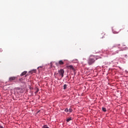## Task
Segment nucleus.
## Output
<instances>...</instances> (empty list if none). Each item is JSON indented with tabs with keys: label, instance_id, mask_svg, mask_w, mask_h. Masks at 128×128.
Segmentation results:
<instances>
[{
	"label": "nucleus",
	"instance_id": "nucleus-19",
	"mask_svg": "<svg viewBox=\"0 0 128 128\" xmlns=\"http://www.w3.org/2000/svg\"><path fill=\"white\" fill-rule=\"evenodd\" d=\"M2 52V49L0 48V52Z\"/></svg>",
	"mask_w": 128,
	"mask_h": 128
},
{
	"label": "nucleus",
	"instance_id": "nucleus-6",
	"mask_svg": "<svg viewBox=\"0 0 128 128\" xmlns=\"http://www.w3.org/2000/svg\"><path fill=\"white\" fill-rule=\"evenodd\" d=\"M28 74V72L26 71H24L21 74H20V76H26Z\"/></svg>",
	"mask_w": 128,
	"mask_h": 128
},
{
	"label": "nucleus",
	"instance_id": "nucleus-10",
	"mask_svg": "<svg viewBox=\"0 0 128 128\" xmlns=\"http://www.w3.org/2000/svg\"><path fill=\"white\" fill-rule=\"evenodd\" d=\"M39 90H40L38 88H36V91L35 92V94H38V92Z\"/></svg>",
	"mask_w": 128,
	"mask_h": 128
},
{
	"label": "nucleus",
	"instance_id": "nucleus-3",
	"mask_svg": "<svg viewBox=\"0 0 128 128\" xmlns=\"http://www.w3.org/2000/svg\"><path fill=\"white\" fill-rule=\"evenodd\" d=\"M58 74L61 78H63L64 74V70L62 69H60L58 70Z\"/></svg>",
	"mask_w": 128,
	"mask_h": 128
},
{
	"label": "nucleus",
	"instance_id": "nucleus-16",
	"mask_svg": "<svg viewBox=\"0 0 128 128\" xmlns=\"http://www.w3.org/2000/svg\"><path fill=\"white\" fill-rule=\"evenodd\" d=\"M69 112H72V108H70L69 109Z\"/></svg>",
	"mask_w": 128,
	"mask_h": 128
},
{
	"label": "nucleus",
	"instance_id": "nucleus-17",
	"mask_svg": "<svg viewBox=\"0 0 128 128\" xmlns=\"http://www.w3.org/2000/svg\"><path fill=\"white\" fill-rule=\"evenodd\" d=\"M42 68V66H40L38 67V68Z\"/></svg>",
	"mask_w": 128,
	"mask_h": 128
},
{
	"label": "nucleus",
	"instance_id": "nucleus-21",
	"mask_svg": "<svg viewBox=\"0 0 128 128\" xmlns=\"http://www.w3.org/2000/svg\"><path fill=\"white\" fill-rule=\"evenodd\" d=\"M68 76H66V80H68Z\"/></svg>",
	"mask_w": 128,
	"mask_h": 128
},
{
	"label": "nucleus",
	"instance_id": "nucleus-22",
	"mask_svg": "<svg viewBox=\"0 0 128 128\" xmlns=\"http://www.w3.org/2000/svg\"><path fill=\"white\" fill-rule=\"evenodd\" d=\"M56 65L58 66V63H56Z\"/></svg>",
	"mask_w": 128,
	"mask_h": 128
},
{
	"label": "nucleus",
	"instance_id": "nucleus-15",
	"mask_svg": "<svg viewBox=\"0 0 128 128\" xmlns=\"http://www.w3.org/2000/svg\"><path fill=\"white\" fill-rule=\"evenodd\" d=\"M64 112H68L69 110L68 108H66L65 109Z\"/></svg>",
	"mask_w": 128,
	"mask_h": 128
},
{
	"label": "nucleus",
	"instance_id": "nucleus-20",
	"mask_svg": "<svg viewBox=\"0 0 128 128\" xmlns=\"http://www.w3.org/2000/svg\"><path fill=\"white\" fill-rule=\"evenodd\" d=\"M50 68H52V64H50Z\"/></svg>",
	"mask_w": 128,
	"mask_h": 128
},
{
	"label": "nucleus",
	"instance_id": "nucleus-8",
	"mask_svg": "<svg viewBox=\"0 0 128 128\" xmlns=\"http://www.w3.org/2000/svg\"><path fill=\"white\" fill-rule=\"evenodd\" d=\"M16 80V77H14V76L10 77L9 78L10 80Z\"/></svg>",
	"mask_w": 128,
	"mask_h": 128
},
{
	"label": "nucleus",
	"instance_id": "nucleus-18",
	"mask_svg": "<svg viewBox=\"0 0 128 128\" xmlns=\"http://www.w3.org/2000/svg\"><path fill=\"white\" fill-rule=\"evenodd\" d=\"M20 90H22V91H20V92H22H22H24V90H22V88H20Z\"/></svg>",
	"mask_w": 128,
	"mask_h": 128
},
{
	"label": "nucleus",
	"instance_id": "nucleus-24",
	"mask_svg": "<svg viewBox=\"0 0 128 128\" xmlns=\"http://www.w3.org/2000/svg\"><path fill=\"white\" fill-rule=\"evenodd\" d=\"M127 32H128V30H127Z\"/></svg>",
	"mask_w": 128,
	"mask_h": 128
},
{
	"label": "nucleus",
	"instance_id": "nucleus-13",
	"mask_svg": "<svg viewBox=\"0 0 128 128\" xmlns=\"http://www.w3.org/2000/svg\"><path fill=\"white\" fill-rule=\"evenodd\" d=\"M42 128H48V126H46V125H44L42 126Z\"/></svg>",
	"mask_w": 128,
	"mask_h": 128
},
{
	"label": "nucleus",
	"instance_id": "nucleus-4",
	"mask_svg": "<svg viewBox=\"0 0 128 128\" xmlns=\"http://www.w3.org/2000/svg\"><path fill=\"white\" fill-rule=\"evenodd\" d=\"M68 70H72V72H76V69L74 68L73 66H68Z\"/></svg>",
	"mask_w": 128,
	"mask_h": 128
},
{
	"label": "nucleus",
	"instance_id": "nucleus-5",
	"mask_svg": "<svg viewBox=\"0 0 128 128\" xmlns=\"http://www.w3.org/2000/svg\"><path fill=\"white\" fill-rule=\"evenodd\" d=\"M36 72V70H31L30 71H29L28 74L30 75Z\"/></svg>",
	"mask_w": 128,
	"mask_h": 128
},
{
	"label": "nucleus",
	"instance_id": "nucleus-11",
	"mask_svg": "<svg viewBox=\"0 0 128 128\" xmlns=\"http://www.w3.org/2000/svg\"><path fill=\"white\" fill-rule=\"evenodd\" d=\"M70 120H72V118H69L66 120L67 122H70Z\"/></svg>",
	"mask_w": 128,
	"mask_h": 128
},
{
	"label": "nucleus",
	"instance_id": "nucleus-9",
	"mask_svg": "<svg viewBox=\"0 0 128 128\" xmlns=\"http://www.w3.org/2000/svg\"><path fill=\"white\" fill-rule=\"evenodd\" d=\"M64 62H62V60H60L58 62V64H60V65H62L64 64Z\"/></svg>",
	"mask_w": 128,
	"mask_h": 128
},
{
	"label": "nucleus",
	"instance_id": "nucleus-14",
	"mask_svg": "<svg viewBox=\"0 0 128 128\" xmlns=\"http://www.w3.org/2000/svg\"><path fill=\"white\" fill-rule=\"evenodd\" d=\"M66 84H64V90H66Z\"/></svg>",
	"mask_w": 128,
	"mask_h": 128
},
{
	"label": "nucleus",
	"instance_id": "nucleus-7",
	"mask_svg": "<svg viewBox=\"0 0 128 128\" xmlns=\"http://www.w3.org/2000/svg\"><path fill=\"white\" fill-rule=\"evenodd\" d=\"M126 50V45H122L120 48V50Z\"/></svg>",
	"mask_w": 128,
	"mask_h": 128
},
{
	"label": "nucleus",
	"instance_id": "nucleus-1",
	"mask_svg": "<svg viewBox=\"0 0 128 128\" xmlns=\"http://www.w3.org/2000/svg\"><path fill=\"white\" fill-rule=\"evenodd\" d=\"M96 60V58L94 56L90 55L88 58V62L90 66Z\"/></svg>",
	"mask_w": 128,
	"mask_h": 128
},
{
	"label": "nucleus",
	"instance_id": "nucleus-2",
	"mask_svg": "<svg viewBox=\"0 0 128 128\" xmlns=\"http://www.w3.org/2000/svg\"><path fill=\"white\" fill-rule=\"evenodd\" d=\"M29 74H27L24 76V77L22 78V80H32V76Z\"/></svg>",
	"mask_w": 128,
	"mask_h": 128
},
{
	"label": "nucleus",
	"instance_id": "nucleus-12",
	"mask_svg": "<svg viewBox=\"0 0 128 128\" xmlns=\"http://www.w3.org/2000/svg\"><path fill=\"white\" fill-rule=\"evenodd\" d=\"M102 110H103V112H106V108H105L102 107Z\"/></svg>",
	"mask_w": 128,
	"mask_h": 128
},
{
	"label": "nucleus",
	"instance_id": "nucleus-23",
	"mask_svg": "<svg viewBox=\"0 0 128 128\" xmlns=\"http://www.w3.org/2000/svg\"><path fill=\"white\" fill-rule=\"evenodd\" d=\"M118 46H120V44H118Z\"/></svg>",
	"mask_w": 128,
	"mask_h": 128
}]
</instances>
